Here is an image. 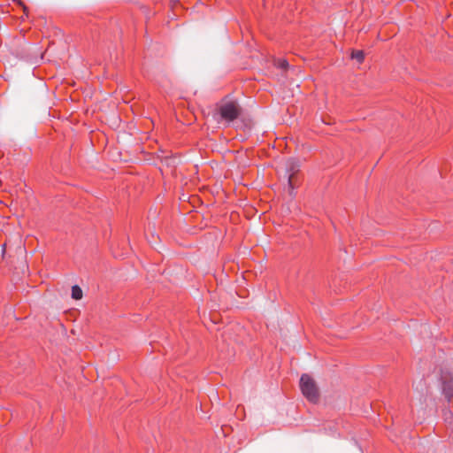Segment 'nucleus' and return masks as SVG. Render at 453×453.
I'll list each match as a JSON object with an SVG mask.
<instances>
[{
    "label": "nucleus",
    "mask_w": 453,
    "mask_h": 453,
    "mask_svg": "<svg viewBox=\"0 0 453 453\" xmlns=\"http://www.w3.org/2000/svg\"><path fill=\"white\" fill-rule=\"evenodd\" d=\"M300 388L304 397L311 403H317L319 399V391L315 380L309 374H303L300 378Z\"/></svg>",
    "instance_id": "obj_1"
},
{
    "label": "nucleus",
    "mask_w": 453,
    "mask_h": 453,
    "mask_svg": "<svg viewBox=\"0 0 453 453\" xmlns=\"http://www.w3.org/2000/svg\"><path fill=\"white\" fill-rule=\"evenodd\" d=\"M219 115L220 119L218 122L225 121L230 123L236 119L241 114V108L237 103L228 101L222 103L219 107Z\"/></svg>",
    "instance_id": "obj_2"
},
{
    "label": "nucleus",
    "mask_w": 453,
    "mask_h": 453,
    "mask_svg": "<svg viewBox=\"0 0 453 453\" xmlns=\"http://www.w3.org/2000/svg\"><path fill=\"white\" fill-rule=\"evenodd\" d=\"M300 170V162L293 157L288 158L281 168L283 177L287 180L288 188L293 190L295 188V176Z\"/></svg>",
    "instance_id": "obj_3"
},
{
    "label": "nucleus",
    "mask_w": 453,
    "mask_h": 453,
    "mask_svg": "<svg viewBox=\"0 0 453 453\" xmlns=\"http://www.w3.org/2000/svg\"><path fill=\"white\" fill-rule=\"evenodd\" d=\"M441 390L442 394L449 400L453 396V375L445 373L441 375Z\"/></svg>",
    "instance_id": "obj_4"
},
{
    "label": "nucleus",
    "mask_w": 453,
    "mask_h": 453,
    "mask_svg": "<svg viewBox=\"0 0 453 453\" xmlns=\"http://www.w3.org/2000/svg\"><path fill=\"white\" fill-rule=\"evenodd\" d=\"M72 298L75 300L82 298V289L78 285H74L72 288Z\"/></svg>",
    "instance_id": "obj_5"
},
{
    "label": "nucleus",
    "mask_w": 453,
    "mask_h": 453,
    "mask_svg": "<svg viewBox=\"0 0 453 453\" xmlns=\"http://www.w3.org/2000/svg\"><path fill=\"white\" fill-rule=\"evenodd\" d=\"M351 58L361 64L365 59V53L363 50H353L351 53Z\"/></svg>",
    "instance_id": "obj_6"
},
{
    "label": "nucleus",
    "mask_w": 453,
    "mask_h": 453,
    "mask_svg": "<svg viewBox=\"0 0 453 453\" xmlns=\"http://www.w3.org/2000/svg\"><path fill=\"white\" fill-rule=\"evenodd\" d=\"M278 67L281 69H287L288 67V63L285 59H279L278 60Z\"/></svg>",
    "instance_id": "obj_7"
}]
</instances>
